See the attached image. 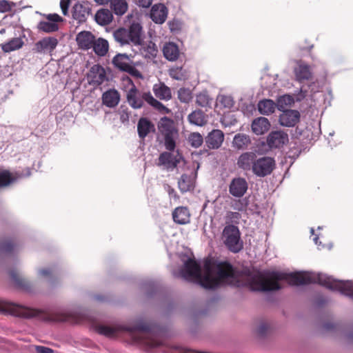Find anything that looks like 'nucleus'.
Masks as SVG:
<instances>
[{
  "label": "nucleus",
  "mask_w": 353,
  "mask_h": 353,
  "mask_svg": "<svg viewBox=\"0 0 353 353\" xmlns=\"http://www.w3.org/2000/svg\"><path fill=\"white\" fill-rule=\"evenodd\" d=\"M97 330L99 334L108 337L114 336L119 331H126L130 333L136 343H145L151 347H157L161 345V342L153 339L145 341L141 336L135 333L136 331L147 333H150L153 331V325L146 323L143 321H139L134 326L119 325L118 327H110L99 325Z\"/></svg>",
  "instance_id": "f257e3e1"
},
{
  "label": "nucleus",
  "mask_w": 353,
  "mask_h": 353,
  "mask_svg": "<svg viewBox=\"0 0 353 353\" xmlns=\"http://www.w3.org/2000/svg\"><path fill=\"white\" fill-rule=\"evenodd\" d=\"M127 101L134 109H140L143 106L144 101L161 113H170V110L162 103L153 97L150 92H141L134 85L128 91Z\"/></svg>",
  "instance_id": "f03ea898"
},
{
  "label": "nucleus",
  "mask_w": 353,
  "mask_h": 353,
  "mask_svg": "<svg viewBox=\"0 0 353 353\" xmlns=\"http://www.w3.org/2000/svg\"><path fill=\"white\" fill-rule=\"evenodd\" d=\"M221 239L224 245L232 253H239L243 248L240 230L234 225L229 224L225 226L222 232Z\"/></svg>",
  "instance_id": "7ed1b4c3"
},
{
  "label": "nucleus",
  "mask_w": 353,
  "mask_h": 353,
  "mask_svg": "<svg viewBox=\"0 0 353 353\" xmlns=\"http://www.w3.org/2000/svg\"><path fill=\"white\" fill-rule=\"evenodd\" d=\"M0 312L24 319H31L39 314L38 310L10 301L0 302Z\"/></svg>",
  "instance_id": "20e7f679"
},
{
  "label": "nucleus",
  "mask_w": 353,
  "mask_h": 353,
  "mask_svg": "<svg viewBox=\"0 0 353 353\" xmlns=\"http://www.w3.org/2000/svg\"><path fill=\"white\" fill-rule=\"evenodd\" d=\"M276 167V163L274 158L270 157H262L256 158L252 172L258 177L267 176L272 172Z\"/></svg>",
  "instance_id": "39448f33"
},
{
  "label": "nucleus",
  "mask_w": 353,
  "mask_h": 353,
  "mask_svg": "<svg viewBox=\"0 0 353 353\" xmlns=\"http://www.w3.org/2000/svg\"><path fill=\"white\" fill-rule=\"evenodd\" d=\"M183 159V157L179 150H176V153L170 151L163 152L158 158L157 165L172 171L177 167Z\"/></svg>",
  "instance_id": "423d86ee"
},
{
  "label": "nucleus",
  "mask_w": 353,
  "mask_h": 353,
  "mask_svg": "<svg viewBox=\"0 0 353 353\" xmlns=\"http://www.w3.org/2000/svg\"><path fill=\"white\" fill-rule=\"evenodd\" d=\"M130 59L126 54H117L112 59V63L115 68L121 71L126 72L132 76L141 77L140 72L130 64Z\"/></svg>",
  "instance_id": "0eeeda50"
},
{
  "label": "nucleus",
  "mask_w": 353,
  "mask_h": 353,
  "mask_svg": "<svg viewBox=\"0 0 353 353\" xmlns=\"http://www.w3.org/2000/svg\"><path fill=\"white\" fill-rule=\"evenodd\" d=\"M87 79L88 83L94 87H98L108 81L105 68L99 64H94L90 68Z\"/></svg>",
  "instance_id": "6e6552de"
},
{
  "label": "nucleus",
  "mask_w": 353,
  "mask_h": 353,
  "mask_svg": "<svg viewBox=\"0 0 353 353\" xmlns=\"http://www.w3.org/2000/svg\"><path fill=\"white\" fill-rule=\"evenodd\" d=\"M288 141V134L282 130L272 131L267 137V143L270 148H280Z\"/></svg>",
  "instance_id": "1a4fd4ad"
},
{
  "label": "nucleus",
  "mask_w": 353,
  "mask_h": 353,
  "mask_svg": "<svg viewBox=\"0 0 353 353\" xmlns=\"http://www.w3.org/2000/svg\"><path fill=\"white\" fill-rule=\"evenodd\" d=\"M57 45L58 39L56 37H44L35 43L32 50L36 53L52 52Z\"/></svg>",
  "instance_id": "9d476101"
},
{
  "label": "nucleus",
  "mask_w": 353,
  "mask_h": 353,
  "mask_svg": "<svg viewBox=\"0 0 353 353\" xmlns=\"http://www.w3.org/2000/svg\"><path fill=\"white\" fill-rule=\"evenodd\" d=\"M248 188L246 180L242 177L234 178L229 185V192L234 197H242Z\"/></svg>",
  "instance_id": "9b49d317"
},
{
  "label": "nucleus",
  "mask_w": 353,
  "mask_h": 353,
  "mask_svg": "<svg viewBox=\"0 0 353 353\" xmlns=\"http://www.w3.org/2000/svg\"><path fill=\"white\" fill-rule=\"evenodd\" d=\"M90 12L91 7L88 1L78 2L72 8V17L79 23L85 21Z\"/></svg>",
  "instance_id": "f8f14e48"
},
{
  "label": "nucleus",
  "mask_w": 353,
  "mask_h": 353,
  "mask_svg": "<svg viewBox=\"0 0 353 353\" xmlns=\"http://www.w3.org/2000/svg\"><path fill=\"white\" fill-rule=\"evenodd\" d=\"M283 112L279 116V123L285 127L294 126L299 121L300 113L295 110H281Z\"/></svg>",
  "instance_id": "ddd939ff"
},
{
  "label": "nucleus",
  "mask_w": 353,
  "mask_h": 353,
  "mask_svg": "<svg viewBox=\"0 0 353 353\" xmlns=\"http://www.w3.org/2000/svg\"><path fill=\"white\" fill-rule=\"evenodd\" d=\"M9 274L12 282L17 288L28 292L33 291L31 283L23 278L16 270H11Z\"/></svg>",
  "instance_id": "4468645a"
},
{
  "label": "nucleus",
  "mask_w": 353,
  "mask_h": 353,
  "mask_svg": "<svg viewBox=\"0 0 353 353\" xmlns=\"http://www.w3.org/2000/svg\"><path fill=\"white\" fill-rule=\"evenodd\" d=\"M257 157L254 152H245L242 153L237 159V166L244 171L252 170L253 164Z\"/></svg>",
  "instance_id": "2eb2a0df"
},
{
  "label": "nucleus",
  "mask_w": 353,
  "mask_h": 353,
  "mask_svg": "<svg viewBox=\"0 0 353 353\" xmlns=\"http://www.w3.org/2000/svg\"><path fill=\"white\" fill-rule=\"evenodd\" d=\"M121 99L119 92L114 88H110L104 92L101 97L102 104L108 108L116 107Z\"/></svg>",
  "instance_id": "dca6fc26"
},
{
  "label": "nucleus",
  "mask_w": 353,
  "mask_h": 353,
  "mask_svg": "<svg viewBox=\"0 0 353 353\" xmlns=\"http://www.w3.org/2000/svg\"><path fill=\"white\" fill-rule=\"evenodd\" d=\"M224 139V134L220 130H212L205 137V144L210 149H218Z\"/></svg>",
  "instance_id": "f3484780"
},
{
  "label": "nucleus",
  "mask_w": 353,
  "mask_h": 353,
  "mask_svg": "<svg viewBox=\"0 0 353 353\" xmlns=\"http://www.w3.org/2000/svg\"><path fill=\"white\" fill-rule=\"evenodd\" d=\"M168 16V9L162 3L154 5L150 10V18L155 23L162 24Z\"/></svg>",
  "instance_id": "a211bd4d"
},
{
  "label": "nucleus",
  "mask_w": 353,
  "mask_h": 353,
  "mask_svg": "<svg viewBox=\"0 0 353 353\" xmlns=\"http://www.w3.org/2000/svg\"><path fill=\"white\" fill-rule=\"evenodd\" d=\"M95 37L89 31H82L76 37V41L81 49L88 50L92 48Z\"/></svg>",
  "instance_id": "6ab92c4d"
},
{
  "label": "nucleus",
  "mask_w": 353,
  "mask_h": 353,
  "mask_svg": "<svg viewBox=\"0 0 353 353\" xmlns=\"http://www.w3.org/2000/svg\"><path fill=\"white\" fill-rule=\"evenodd\" d=\"M154 125L148 118H141L137 123V132L139 137L144 139L150 132H154Z\"/></svg>",
  "instance_id": "aec40b11"
},
{
  "label": "nucleus",
  "mask_w": 353,
  "mask_h": 353,
  "mask_svg": "<svg viewBox=\"0 0 353 353\" xmlns=\"http://www.w3.org/2000/svg\"><path fill=\"white\" fill-rule=\"evenodd\" d=\"M251 127L254 134L261 135L270 129V123L267 118L261 117L253 120Z\"/></svg>",
  "instance_id": "412c9836"
},
{
  "label": "nucleus",
  "mask_w": 353,
  "mask_h": 353,
  "mask_svg": "<svg viewBox=\"0 0 353 353\" xmlns=\"http://www.w3.org/2000/svg\"><path fill=\"white\" fill-rule=\"evenodd\" d=\"M190 212L187 207H177L172 212L173 221L181 225H184L190 222Z\"/></svg>",
  "instance_id": "4be33fe9"
},
{
  "label": "nucleus",
  "mask_w": 353,
  "mask_h": 353,
  "mask_svg": "<svg viewBox=\"0 0 353 353\" xmlns=\"http://www.w3.org/2000/svg\"><path fill=\"white\" fill-rule=\"evenodd\" d=\"M158 128L163 136L177 134L173 120L167 117L161 119Z\"/></svg>",
  "instance_id": "5701e85b"
},
{
  "label": "nucleus",
  "mask_w": 353,
  "mask_h": 353,
  "mask_svg": "<svg viewBox=\"0 0 353 353\" xmlns=\"http://www.w3.org/2000/svg\"><path fill=\"white\" fill-rule=\"evenodd\" d=\"M163 53L164 57L170 61L177 60L180 54L179 47L174 42L166 43L163 46Z\"/></svg>",
  "instance_id": "b1692460"
},
{
  "label": "nucleus",
  "mask_w": 353,
  "mask_h": 353,
  "mask_svg": "<svg viewBox=\"0 0 353 353\" xmlns=\"http://www.w3.org/2000/svg\"><path fill=\"white\" fill-rule=\"evenodd\" d=\"M152 90L155 96L161 100L168 101L172 98L171 90L164 83L154 84Z\"/></svg>",
  "instance_id": "393cba45"
},
{
  "label": "nucleus",
  "mask_w": 353,
  "mask_h": 353,
  "mask_svg": "<svg viewBox=\"0 0 353 353\" xmlns=\"http://www.w3.org/2000/svg\"><path fill=\"white\" fill-rule=\"evenodd\" d=\"M178 188L181 193L193 190L194 188V180L191 175L183 174L178 180Z\"/></svg>",
  "instance_id": "a878e982"
},
{
  "label": "nucleus",
  "mask_w": 353,
  "mask_h": 353,
  "mask_svg": "<svg viewBox=\"0 0 353 353\" xmlns=\"http://www.w3.org/2000/svg\"><path fill=\"white\" fill-rule=\"evenodd\" d=\"M142 27L138 23H133L128 30V33L131 43L134 45H140L141 42Z\"/></svg>",
  "instance_id": "bb28decb"
},
{
  "label": "nucleus",
  "mask_w": 353,
  "mask_h": 353,
  "mask_svg": "<svg viewBox=\"0 0 353 353\" xmlns=\"http://www.w3.org/2000/svg\"><path fill=\"white\" fill-rule=\"evenodd\" d=\"M251 141L248 135L245 134H236L232 141V146L239 150L246 149L250 144Z\"/></svg>",
  "instance_id": "cd10ccee"
},
{
  "label": "nucleus",
  "mask_w": 353,
  "mask_h": 353,
  "mask_svg": "<svg viewBox=\"0 0 353 353\" xmlns=\"http://www.w3.org/2000/svg\"><path fill=\"white\" fill-rule=\"evenodd\" d=\"M92 48L96 54L99 57H103L108 52V41L103 38H99L97 39H95Z\"/></svg>",
  "instance_id": "c85d7f7f"
},
{
  "label": "nucleus",
  "mask_w": 353,
  "mask_h": 353,
  "mask_svg": "<svg viewBox=\"0 0 353 353\" xmlns=\"http://www.w3.org/2000/svg\"><path fill=\"white\" fill-rule=\"evenodd\" d=\"M113 19L112 13L108 9H101L95 14L96 22L101 26L110 24Z\"/></svg>",
  "instance_id": "c756f323"
},
{
  "label": "nucleus",
  "mask_w": 353,
  "mask_h": 353,
  "mask_svg": "<svg viewBox=\"0 0 353 353\" xmlns=\"http://www.w3.org/2000/svg\"><path fill=\"white\" fill-rule=\"evenodd\" d=\"M114 40L121 46L129 45L131 43L128 33V29L120 28L113 32Z\"/></svg>",
  "instance_id": "7c9ffc66"
},
{
  "label": "nucleus",
  "mask_w": 353,
  "mask_h": 353,
  "mask_svg": "<svg viewBox=\"0 0 353 353\" xmlns=\"http://www.w3.org/2000/svg\"><path fill=\"white\" fill-rule=\"evenodd\" d=\"M276 108V103L271 99H263L258 103V110L262 114H270L274 112Z\"/></svg>",
  "instance_id": "2f4dec72"
},
{
  "label": "nucleus",
  "mask_w": 353,
  "mask_h": 353,
  "mask_svg": "<svg viewBox=\"0 0 353 353\" xmlns=\"http://www.w3.org/2000/svg\"><path fill=\"white\" fill-rule=\"evenodd\" d=\"M110 8L116 15L122 16L128 10L125 0H111Z\"/></svg>",
  "instance_id": "473e14b6"
},
{
  "label": "nucleus",
  "mask_w": 353,
  "mask_h": 353,
  "mask_svg": "<svg viewBox=\"0 0 353 353\" xmlns=\"http://www.w3.org/2000/svg\"><path fill=\"white\" fill-rule=\"evenodd\" d=\"M23 44V40L19 37H17L3 44L1 48L5 52H10L21 48Z\"/></svg>",
  "instance_id": "72a5a7b5"
},
{
  "label": "nucleus",
  "mask_w": 353,
  "mask_h": 353,
  "mask_svg": "<svg viewBox=\"0 0 353 353\" xmlns=\"http://www.w3.org/2000/svg\"><path fill=\"white\" fill-rule=\"evenodd\" d=\"M296 78L299 81L308 80L311 77V72L307 65L301 64L295 70Z\"/></svg>",
  "instance_id": "f704fd0d"
},
{
  "label": "nucleus",
  "mask_w": 353,
  "mask_h": 353,
  "mask_svg": "<svg viewBox=\"0 0 353 353\" xmlns=\"http://www.w3.org/2000/svg\"><path fill=\"white\" fill-rule=\"evenodd\" d=\"M188 121L190 123L201 126L205 123L204 113L201 110H194L188 115Z\"/></svg>",
  "instance_id": "c9c22d12"
},
{
  "label": "nucleus",
  "mask_w": 353,
  "mask_h": 353,
  "mask_svg": "<svg viewBox=\"0 0 353 353\" xmlns=\"http://www.w3.org/2000/svg\"><path fill=\"white\" fill-rule=\"evenodd\" d=\"M294 102V98L289 94L280 96L276 103V108L279 110H285L287 106H290Z\"/></svg>",
  "instance_id": "e433bc0d"
},
{
  "label": "nucleus",
  "mask_w": 353,
  "mask_h": 353,
  "mask_svg": "<svg viewBox=\"0 0 353 353\" xmlns=\"http://www.w3.org/2000/svg\"><path fill=\"white\" fill-rule=\"evenodd\" d=\"M37 28L40 31L50 33L57 31L59 30V26L55 23L41 21L37 25Z\"/></svg>",
  "instance_id": "4c0bfd02"
},
{
  "label": "nucleus",
  "mask_w": 353,
  "mask_h": 353,
  "mask_svg": "<svg viewBox=\"0 0 353 353\" xmlns=\"http://www.w3.org/2000/svg\"><path fill=\"white\" fill-rule=\"evenodd\" d=\"M17 248V243L12 239H6L0 242V253L10 254Z\"/></svg>",
  "instance_id": "58836bf2"
},
{
  "label": "nucleus",
  "mask_w": 353,
  "mask_h": 353,
  "mask_svg": "<svg viewBox=\"0 0 353 353\" xmlns=\"http://www.w3.org/2000/svg\"><path fill=\"white\" fill-rule=\"evenodd\" d=\"M212 101L207 92H203L196 95V103L200 107L210 108Z\"/></svg>",
  "instance_id": "ea45409f"
},
{
  "label": "nucleus",
  "mask_w": 353,
  "mask_h": 353,
  "mask_svg": "<svg viewBox=\"0 0 353 353\" xmlns=\"http://www.w3.org/2000/svg\"><path fill=\"white\" fill-rule=\"evenodd\" d=\"M188 141L192 147L197 148L202 145L203 139L200 133L192 132L189 135Z\"/></svg>",
  "instance_id": "a19ab883"
},
{
  "label": "nucleus",
  "mask_w": 353,
  "mask_h": 353,
  "mask_svg": "<svg viewBox=\"0 0 353 353\" xmlns=\"http://www.w3.org/2000/svg\"><path fill=\"white\" fill-rule=\"evenodd\" d=\"M14 178L12 176L8 170L0 171V188L6 187L14 181Z\"/></svg>",
  "instance_id": "79ce46f5"
},
{
  "label": "nucleus",
  "mask_w": 353,
  "mask_h": 353,
  "mask_svg": "<svg viewBox=\"0 0 353 353\" xmlns=\"http://www.w3.org/2000/svg\"><path fill=\"white\" fill-rule=\"evenodd\" d=\"M192 98V92L189 88H181L178 90V99L181 102L188 103Z\"/></svg>",
  "instance_id": "37998d69"
},
{
  "label": "nucleus",
  "mask_w": 353,
  "mask_h": 353,
  "mask_svg": "<svg viewBox=\"0 0 353 353\" xmlns=\"http://www.w3.org/2000/svg\"><path fill=\"white\" fill-rule=\"evenodd\" d=\"M248 205L246 198L238 200H233L231 203V207L238 212L245 211Z\"/></svg>",
  "instance_id": "c03bdc74"
},
{
  "label": "nucleus",
  "mask_w": 353,
  "mask_h": 353,
  "mask_svg": "<svg viewBox=\"0 0 353 353\" xmlns=\"http://www.w3.org/2000/svg\"><path fill=\"white\" fill-rule=\"evenodd\" d=\"M270 329V324L265 321H261L259 323V325L256 329V332L259 336L265 337L268 334Z\"/></svg>",
  "instance_id": "a18cd8bd"
},
{
  "label": "nucleus",
  "mask_w": 353,
  "mask_h": 353,
  "mask_svg": "<svg viewBox=\"0 0 353 353\" xmlns=\"http://www.w3.org/2000/svg\"><path fill=\"white\" fill-rule=\"evenodd\" d=\"M176 134L166 135L164 137V145L168 151L174 152L176 148V142L174 140V136Z\"/></svg>",
  "instance_id": "49530a36"
},
{
  "label": "nucleus",
  "mask_w": 353,
  "mask_h": 353,
  "mask_svg": "<svg viewBox=\"0 0 353 353\" xmlns=\"http://www.w3.org/2000/svg\"><path fill=\"white\" fill-rule=\"evenodd\" d=\"M145 290H147V295L151 296L157 290V284L153 281H149L144 283Z\"/></svg>",
  "instance_id": "de8ad7c7"
},
{
  "label": "nucleus",
  "mask_w": 353,
  "mask_h": 353,
  "mask_svg": "<svg viewBox=\"0 0 353 353\" xmlns=\"http://www.w3.org/2000/svg\"><path fill=\"white\" fill-rule=\"evenodd\" d=\"M119 115L120 120L123 123L128 122L130 118V112L128 108H125L123 105L121 106L119 109Z\"/></svg>",
  "instance_id": "09e8293b"
},
{
  "label": "nucleus",
  "mask_w": 353,
  "mask_h": 353,
  "mask_svg": "<svg viewBox=\"0 0 353 353\" xmlns=\"http://www.w3.org/2000/svg\"><path fill=\"white\" fill-rule=\"evenodd\" d=\"M14 3H10L6 0L0 1V12L4 13L9 12L12 10V6H14Z\"/></svg>",
  "instance_id": "8fccbe9b"
},
{
  "label": "nucleus",
  "mask_w": 353,
  "mask_h": 353,
  "mask_svg": "<svg viewBox=\"0 0 353 353\" xmlns=\"http://www.w3.org/2000/svg\"><path fill=\"white\" fill-rule=\"evenodd\" d=\"M168 26L172 32H177L181 28V23L179 20H172L168 22Z\"/></svg>",
  "instance_id": "3c124183"
},
{
  "label": "nucleus",
  "mask_w": 353,
  "mask_h": 353,
  "mask_svg": "<svg viewBox=\"0 0 353 353\" xmlns=\"http://www.w3.org/2000/svg\"><path fill=\"white\" fill-rule=\"evenodd\" d=\"M39 274L41 276H43L44 277H47L49 279L50 283L53 285L54 281L52 279V272L50 269L46 268V269H41L39 271Z\"/></svg>",
  "instance_id": "603ef678"
},
{
  "label": "nucleus",
  "mask_w": 353,
  "mask_h": 353,
  "mask_svg": "<svg viewBox=\"0 0 353 353\" xmlns=\"http://www.w3.org/2000/svg\"><path fill=\"white\" fill-rule=\"evenodd\" d=\"M145 51L151 57H156L157 53L158 52L156 45L152 42H150V43L146 47Z\"/></svg>",
  "instance_id": "864d4df0"
},
{
  "label": "nucleus",
  "mask_w": 353,
  "mask_h": 353,
  "mask_svg": "<svg viewBox=\"0 0 353 353\" xmlns=\"http://www.w3.org/2000/svg\"><path fill=\"white\" fill-rule=\"evenodd\" d=\"M46 18L48 20V21L55 23L63 21L62 17L57 14H49L46 15Z\"/></svg>",
  "instance_id": "5fc2aeb1"
},
{
  "label": "nucleus",
  "mask_w": 353,
  "mask_h": 353,
  "mask_svg": "<svg viewBox=\"0 0 353 353\" xmlns=\"http://www.w3.org/2000/svg\"><path fill=\"white\" fill-rule=\"evenodd\" d=\"M164 188L168 192L170 196L173 197L174 199H178L179 198L175 190L173 188H172L170 185H165Z\"/></svg>",
  "instance_id": "6e6d98bb"
},
{
  "label": "nucleus",
  "mask_w": 353,
  "mask_h": 353,
  "mask_svg": "<svg viewBox=\"0 0 353 353\" xmlns=\"http://www.w3.org/2000/svg\"><path fill=\"white\" fill-rule=\"evenodd\" d=\"M69 3V0H61L60 2V7L61 8L62 13L64 16H66L68 14Z\"/></svg>",
  "instance_id": "4d7b16f0"
},
{
  "label": "nucleus",
  "mask_w": 353,
  "mask_h": 353,
  "mask_svg": "<svg viewBox=\"0 0 353 353\" xmlns=\"http://www.w3.org/2000/svg\"><path fill=\"white\" fill-rule=\"evenodd\" d=\"M35 350L37 353H53L54 350L50 347L42 346V345H36Z\"/></svg>",
  "instance_id": "13d9d810"
},
{
  "label": "nucleus",
  "mask_w": 353,
  "mask_h": 353,
  "mask_svg": "<svg viewBox=\"0 0 353 353\" xmlns=\"http://www.w3.org/2000/svg\"><path fill=\"white\" fill-rule=\"evenodd\" d=\"M226 218L230 221L239 220L241 218V214L239 212H231L229 211L226 214Z\"/></svg>",
  "instance_id": "bf43d9fd"
},
{
  "label": "nucleus",
  "mask_w": 353,
  "mask_h": 353,
  "mask_svg": "<svg viewBox=\"0 0 353 353\" xmlns=\"http://www.w3.org/2000/svg\"><path fill=\"white\" fill-rule=\"evenodd\" d=\"M152 1L153 0H136V3L139 7L148 8L152 5Z\"/></svg>",
  "instance_id": "052dcab7"
},
{
  "label": "nucleus",
  "mask_w": 353,
  "mask_h": 353,
  "mask_svg": "<svg viewBox=\"0 0 353 353\" xmlns=\"http://www.w3.org/2000/svg\"><path fill=\"white\" fill-rule=\"evenodd\" d=\"M221 102L223 104L224 107H226V108H230L233 105V101L229 97H223Z\"/></svg>",
  "instance_id": "680f3d73"
},
{
  "label": "nucleus",
  "mask_w": 353,
  "mask_h": 353,
  "mask_svg": "<svg viewBox=\"0 0 353 353\" xmlns=\"http://www.w3.org/2000/svg\"><path fill=\"white\" fill-rule=\"evenodd\" d=\"M181 68H176V69H171L170 70V76L176 80L181 79L179 77L177 76L178 71L181 70Z\"/></svg>",
  "instance_id": "e2e57ef3"
},
{
  "label": "nucleus",
  "mask_w": 353,
  "mask_h": 353,
  "mask_svg": "<svg viewBox=\"0 0 353 353\" xmlns=\"http://www.w3.org/2000/svg\"><path fill=\"white\" fill-rule=\"evenodd\" d=\"M326 302H327V300L325 298L320 296L316 299V304L318 306H321V305H324Z\"/></svg>",
  "instance_id": "0e129e2a"
},
{
  "label": "nucleus",
  "mask_w": 353,
  "mask_h": 353,
  "mask_svg": "<svg viewBox=\"0 0 353 353\" xmlns=\"http://www.w3.org/2000/svg\"><path fill=\"white\" fill-rule=\"evenodd\" d=\"M323 327L327 330H331L334 327V325L332 323H325Z\"/></svg>",
  "instance_id": "69168bd1"
},
{
  "label": "nucleus",
  "mask_w": 353,
  "mask_h": 353,
  "mask_svg": "<svg viewBox=\"0 0 353 353\" xmlns=\"http://www.w3.org/2000/svg\"><path fill=\"white\" fill-rule=\"evenodd\" d=\"M111 0H94L99 5H105L110 2Z\"/></svg>",
  "instance_id": "338daca9"
},
{
  "label": "nucleus",
  "mask_w": 353,
  "mask_h": 353,
  "mask_svg": "<svg viewBox=\"0 0 353 353\" xmlns=\"http://www.w3.org/2000/svg\"><path fill=\"white\" fill-rule=\"evenodd\" d=\"M94 299L97 301H102L103 300V297L100 295H96L94 296Z\"/></svg>",
  "instance_id": "774afa93"
}]
</instances>
